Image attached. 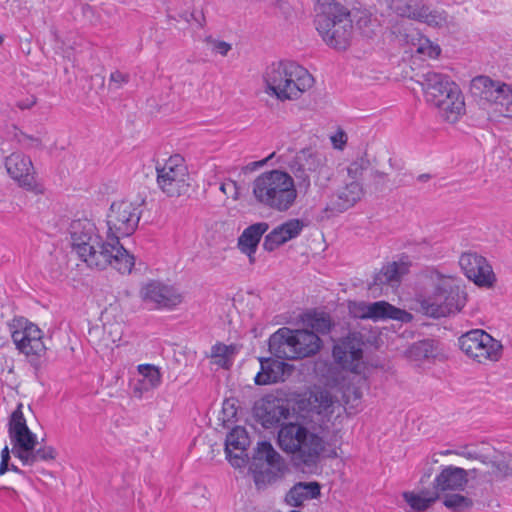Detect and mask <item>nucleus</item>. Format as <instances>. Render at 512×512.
<instances>
[{
  "mask_svg": "<svg viewBox=\"0 0 512 512\" xmlns=\"http://www.w3.org/2000/svg\"><path fill=\"white\" fill-rule=\"evenodd\" d=\"M399 185H405V182L401 179Z\"/></svg>",
  "mask_w": 512,
  "mask_h": 512,
  "instance_id": "nucleus-59",
  "label": "nucleus"
},
{
  "mask_svg": "<svg viewBox=\"0 0 512 512\" xmlns=\"http://www.w3.org/2000/svg\"><path fill=\"white\" fill-rule=\"evenodd\" d=\"M220 190L227 197H230L233 200H237L240 198L242 192L245 190V186L237 183L234 180L227 179L226 181L221 183Z\"/></svg>",
  "mask_w": 512,
  "mask_h": 512,
  "instance_id": "nucleus-43",
  "label": "nucleus"
},
{
  "mask_svg": "<svg viewBox=\"0 0 512 512\" xmlns=\"http://www.w3.org/2000/svg\"><path fill=\"white\" fill-rule=\"evenodd\" d=\"M6 136L15 140L24 149H43L42 135L38 132L36 135H30L20 130L15 125L7 126Z\"/></svg>",
  "mask_w": 512,
  "mask_h": 512,
  "instance_id": "nucleus-31",
  "label": "nucleus"
},
{
  "mask_svg": "<svg viewBox=\"0 0 512 512\" xmlns=\"http://www.w3.org/2000/svg\"><path fill=\"white\" fill-rule=\"evenodd\" d=\"M56 457V451L51 446L40 447L39 449L32 448L27 450L18 457L24 465H32L38 461L53 460Z\"/></svg>",
  "mask_w": 512,
  "mask_h": 512,
  "instance_id": "nucleus-36",
  "label": "nucleus"
},
{
  "mask_svg": "<svg viewBox=\"0 0 512 512\" xmlns=\"http://www.w3.org/2000/svg\"><path fill=\"white\" fill-rule=\"evenodd\" d=\"M313 332L325 334L330 331L331 328V320L329 315L321 313L316 314L314 317L310 319L309 323Z\"/></svg>",
  "mask_w": 512,
  "mask_h": 512,
  "instance_id": "nucleus-42",
  "label": "nucleus"
},
{
  "mask_svg": "<svg viewBox=\"0 0 512 512\" xmlns=\"http://www.w3.org/2000/svg\"><path fill=\"white\" fill-rule=\"evenodd\" d=\"M70 235L73 250L88 267L104 270L111 266L121 274L131 273L135 264L134 256L108 238L103 242L90 220H74L70 225Z\"/></svg>",
  "mask_w": 512,
  "mask_h": 512,
  "instance_id": "nucleus-2",
  "label": "nucleus"
},
{
  "mask_svg": "<svg viewBox=\"0 0 512 512\" xmlns=\"http://www.w3.org/2000/svg\"><path fill=\"white\" fill-rule=\"evenodd\" d=\"M460 349L479 363L497 361L502 352L501 343L484 330L475 329L459 338Z\"/></svg>",
  "mask_w": 512,
  "mask_h": 512,
  "instance_id": "nucleus-10",
  "label": "nucleus"
},
{
  "mask_svg": "<svg viewBox=\"0 0 512 512\" xmlns=\"http://www.w3.org/2000/svg\"><path fill=\"white\" fill-rule=\"evenodd\" d=\"M156 171L157 184L168 197H180L188 193L190 177L180 155L171 156L163 166H157Z\"/></svg>",
  "mask_w": 512,
  "mask_h": 512,
  "instance_id": "nucleus-9",
  "label": "nucleus"
},
{
  "mask_svg": "<svg viewBox=\"0 0 512 512\" xmlns=\"http://www.w3.org/2000/svg\"><path fill=\"white\" fill-rule=\"evenodd\" d=\"M444 505L453 511H463L472 506V501L460 494H451L445 497Z\"/></svg>",
  "mask_w": 512,
  "mask_h": 512,
  "instance_id": "nucleus-40",
  "label": "nucleus"
},
{
  "mask_svg": "<svg viewBox=\"0 0 512 512\" xmlns=\"http://www.w3.org/2000/svg\"><path fill=\"white\" fill-rule=\"evenodd\" d=\"M235 352L236 346L218 342L211 347L210 357L214 360L215 364L227 368L230 358Z\"/></svg>",
  "mask_w": 512,
  "mask_h": 512,
  "instance_id": "nucleus-38",
  "label": "nucleus"
},
{
  "mask_svg": "<svg viewBox=\"0 0 512 512\" xmlns=\"http://www.w3.org/2000/svg\"><path fill=\"white\" fill-rule=\"evenodd\" d=\"M12 339L17 349L27 356H42L46 346L42 340L41 330L33 323L18 321V328L12 331Z\"/></svg>",
  "mask_w": 512,
  "mask_h": 512,
  "instance_id": "nucleus-16",
  "label": "nucleus"
},
{
  "mask_svg": "<svg viewBox=\"0 0 512 512\" xmlns=\"http://www.w3.org/2000/svg\"><path fill=\"white\" fill-rule=\"evenodd\" d=\"M369 165V160L363 157L353 161L347 168V173L351 181H358L363 175V172L369 168Z\"/></svg>",
  "mask_w": 512,
  "mask_h": 512,
  "instance_id": "nucleus-41",
  "label": "nucleus"
},
{
  "mask_svg": "<svg viewBox=\"0 0 512 512\" xmlns=\"http://www.w3.org/2000/svg\"><path fill=\"white\" fill-rule=\"evenodd\" d=\"M506 85L505 83L494 81L488 76H477L471 81L470 92L474 97L485 100L495 107L500 96L506 90Z\"/></svg>",
  "mask_w": 512,
  "mask_h": 512,
  "instance_id": "nucleus-24",
  "label": "nucleus"
},
{
  "mask_svg": "<svg viewBox=\"0 0 512 512\" xmlns=\"http://www.w3.org/2000/svg\"><path fill=\"white\" fill-rule=\"evenodd\" d=\"M280 448L293 459L310 466L316 464L325 451L326 443L317 433L299 423L283 424L278 432Z\"/></svg>",
  "mask_w": 512,
  "mask_h": 512,
  "instance_id": "nucleus-7",
  "label": "nucleus"
},
{
  "mask_svg": "<svg viewBox=\"0 0 512 512\" xmlns=\"http://www.w3.org/2000/svg\"><path fill=\"white\" fill-rule=\"evenodd\" d=\"M10 451L8 446H5L1 451L0 463V476L4 475L9 470Z\"/></svg>",
  "mask_w": 512,
  "mask_h": 512,
  "instance_id": "nucleus-48",
  "label": "nucleus"
},
{
  "mask_svg": "<svg viewBox=\"0 0 512 512\" xmlns=\"http://www.w3.org/2000/svg\"><path fill=\"white\" fill-rule=\"evenodd\" d=\"M253 459L256 467H258L257 462L260 461H265L268 466L278 470H280L282 465L280 454L273 448L272 444L267 441H262L257 444Z\"/></svg>",
  "mask_w": 512,
  "mask_h": 512,
  "instance_id": "nucleus-32",
  "label": "nucleus"
},
{
  "mask_svg": "<svg viewBox=\"0 0 512 512\" xmlns=\"http://www.w3.org/2000/svg\"><path fill=\"white\" fill-rule=\"evenodd\" d=\"M362 356V345L355 339L348 338L333 348L335 361L344 369L354 373H360Z\"/></svg>",
  "mask_w": 512,
  "mask_h": 512,
  "instance_id": "nucleus-21",
  "label": "nucleus"
},
{
  "mask_svg": "<svg viewBox=\"0 0 512 512\" xmlns=\"http://www.w3.org/2000/svg\"><path fill=\"white\" fill-rule=\"evenodd\" d=\"M320 485L317 482H299L286 494V502L294 507L301 506L304 501L320 496Z\"/></svg>",
  "mask_w": 512,
  "mask_h": 512,
  "instance_id": "nucleus-30",
  "label": "nucleus"
},
{
  "mask_svg": "<svg viewBox=\"0 0 512 512\" xmlns=\"http://www.w3.org/2000/svg\"><path fill=\"white\" fill-rule=\"evenodd\" d=\"M491 465H492V472L496 476L508 474L509 467L504 461H499V462L493 461L491 463Z\"/></svg>",
  "mask_w": 512,
  "mask_h": 512,
  "instance_id": "nucleus-49",
  "label": "nucleus"
},
{
  "mask_svg": "<svg viewBox=\"0 0 512 512\" xmlns=\"http://www.w3.org/2000/svg\"><path fill=\"white\" fill-rule=\"evenodd\" d=\"M10 470L16 472V473H22V471L17 467L15 466L14 464L11 465V467H9Z\"/></svg>",
  "mask_w": 512,
  "mask_h": 512,
  "instance_id": "nucleus-56",
  "label": "nucleus"
},
{
  "mask_svg": "<svg viewBox=\"0 0 512 512\" xmlns=\"http://www.w3.org/2000/svg\"><path fill=\"white\" fill-rule=\"evenodd\" d=\"M294 337L298 359L310 357L316 354L321 348L322 341L313 331L296 329L294 330Z\"/></svg>",
  "mask_w": 512,
  "mask_h": 512,
  "instance_id": "nucleus-28",
  "label": "nucleus"
},
{
  "mask_svg": "<svg viewBox=\"0 0 512 512\" xmlns=\"http://www.w3.org/2000/svg\"><path fill=\"white\" fill-rule=\"evenodd\" d=\"M315 25L323 41L330 47L345 50L353 35L350 11L335 0H316Z\"/></svg>",
  "mask_w": 512,
  "mask_h": 512,
  "instance_id": "nucleus-3",
  "label": "nucleus"
},
{
  "mask_svg": "<svg viewBox=\"0 0 512 512\" xmlns=\"http://www.w3.org/2000/svg\"><path fill=\"white\" fill-rule=\"evenodd\" d=\"M138 372L143 377L139 381L142 390L148 391L160 385L161 373L158 367L151 364H141L138 366Z\"/></svg>",
  "mask_w": 512,
  "mask_h": 512,
  "instance_id": "nucleus-35",
  "label": "nucleus"
},
{
  "mask_svg": "<svg viewBox=\"0 0 512 512\" xmlns=\"http://www.w3.org/2000/svg\"><path fill=\"white\" fill-rule=\"evenodd\" d=\"M207 42L211 45V49L219 53L222 56H226L228 52L231 50V45L225 41L213 40L211 38L207 39Z\"/></svg>",
  "mask_w": 512,
  "mask_h": 512,
  "instance_id": "nucleus-47",
  "label": "nucleus"
},
{
  "mask_svg": "<svg viewBox=\"0 0 512 512\" xmlns=\"http://www.w3.org/2000/svg\"><path fill=\"white\" fill-rule=\"evenodd\" d=\"M409 272V264L403 261L391 262L383 266L382 269L375 274L373 286L389 285L397 286L401 278Z\"/></svg>",
  "mask_w": 512,
  "mask_h": 512,
  "instance_id": "nucleus-27",
  "label": "nucleus"
},
{
  "mask_svg": "<svg viewBox=\"0 0 512 512\" xmlns=\"http://www.w3.org/2000/svg\"><path fill=\"white\" fill-rule=\"evenodd\" d=\"M385 176H386V174L381 171H375V173H374L375 178H384Z\"/></svg>",
  "mask_w": 512,
  "mask_h": 512,
  "instance_id": "nucleus-55",
  "label": "nucleus"
},
{
  "mask_svg": "<svg viewBox=\"0 0 512 512\" xmlns=\"http://www.w3.org/2000/svg\"><path fill=\"white\" fill-rule=\"evenodd\" d=\"M141 217L140 205L127 201H114L107 213V238L115 245L120 244V238L132 235L138 227Z\"/></svg>",
  "mask_w": 512,
  "mask_h": 512,
  "instance_id": "nucleus-8",
  "label": "nucleus"
},
{
  "mask_svg": "<svg viewBox=\"0 0 512 512\" xmlns=\"http://www.w3.org/2000/svg\"><path fill=\"white\" fill-rule=\"evenodd\" d=\"M23 404H18L9 420L8 433L12 443V453L19 457L21 453L31 450L37 444V437L28 428L22 412Z\"/></svg>",
  "mask_w": 512,
  "mask_h": 512,
  "instance_id": "nucleus-14",
  "label": "nucleus"
},
{
  "mask_svg": "<svg viewBox=\"0 0 512 512\" xmlns=\"http://www.w3.org/2000/svg\"><path fill=\"white\" fill-rule=\"evenodd\" d=\"M467 483V472L463 468L455 466L445 467L434 480V488L437 491L462 489Z\"/></svg>",
  "mask_w": 512,
  "mask_h": 512,
  "instance_id": "nucleus-26",
  "label": "nucleus"
},
{
  "mask_svg": "<svg viewBox=\"0 0 512 512\" xmlns=\"http://www.w3.org/2000/svg\"><path fill=\"white\" fill-rule=\"evenodd\" d=\"M418 52L428 55L430 58H435L440 54L441 49L438 45H433L428 39H426L425 42L419 46Z\"/></svg>",
  "mask_w": 512,
  "mask_h": 512,
  "instance_id": "nucleus-46",
  "label": "nucleus"
},
{
  "mask_svg": "<svg viewBox=\"0 0 512 512\" xmlns=\"http://www.w3.org/2000/svg\"><path fill=\"white\" fill-rule=\"evenodd\" d=\"M364 190L358 181H350L329 197L324 209L328 216L343 213L353 207L363 196Z\"/></svg>",
  "mask_w": 512,
  "mask_h": 512,
  "instance_id": "nucleus-18",
  "label": "nucleus"
},
{
  "mask_svg": "<svg viewBox=\"0 0 512 512\" xmlns=\"http://www.w3.org/2000/svg\"><path fill=\"white\" fill-rule=\"evenodd\" d=\"M273 156V154H271L269 157H267L266 159L264 160H261V161H256V162H251L249 163L248 165H246L245 167H243V171L244 172H247V171H254L255 169L259 168V167H262L263 165H265L268 160Z\"/></svg>",
  "mask_w": 512,
  "mask_h": 512,
  "instance_id": "nucleus-52",
  "label": "nucleus"
},
{
  "mask_svg": "<svg viewBox=\"0 0 512 512\" xmlns=\"http://www.w3.org/2000/svg\"><path fill=\"white\" fill-rule=\"evenodd\" d=\"M421 78L426 101L439 110L445 121H458L465 112L464 97L458 85L449 76L434 71L422 74Z\"/></svg>",
  "mask_w": 512,
  "mask_h": 512,
  "instance_id": "nucleus-5",
  "label": "nucleus"
},
{
  "mask_svg": "<svg viewBox=\"0 0 512 512\" xmlns=\"http://www.w3.org/2000/svg\"><path fill=\"white\" fill-rule=\"evenodd\" d=\"M254 411L262 426L267 429L277 426L290 415L288 404L272 396L263 398L256 404Z\"/></svg>",
  "mask_w": 512,
  "mask_h": 512,
  "instance_id": "nucleus-19",
  "label": "nucleus"
},
{
  "mask_svg": "<svg viewBox=\"0 0 512 512\" xmlns=\"http://www.w3.org/2000/svg\"><path fill=\"white\" fill-rule=\"evenodd\" d=\"M438 492L423 491L420 494L414 492H404L403 498L409 504V506L418 511H423L429 508L437 499Z\"/></svg>",
  "mask_w": 512,
  "mask_h": 512,
  "instance_id": "nucleus-34",
  "label": "nucleus"
},
{
  "mask_svg": "<svg viewBox=\"0 0 512 512\" xmlns=\"http://www.w3.org/2000/svg\"><path fill=\"white\" fill-rule=\"evenodd\" d=\"M51 35H52V37H53V39H54L55 41H58V39H59V34H58V32H57V30H56V29H51Z\"/></svg>",
  "mask_w": 512,
  "mask_h": 512,
  "instance_id": "nucleus-54",
  "label": "nucleus"
},
{
  "mask_svg": "<svg viewBox=\"0 0 512 512\" xmlns=\"http://www.w3.org/2000/svg\"><path fill=\"white\" fill-rule=\"evenodd\" d=\"M130 80V75L128 73H123L119 70H116L110 74L109 78V88L111 89H120L123 85L127 84Z\"/></svg>",
  "mask_w": 512,
  "mask_h": 512,
  "instance_id": "nucleus-44",
  "label": "nucleus"
},
{
  "mask_svg": "<svg viewBox=\"0 0 512 512\" xmlns=\"http://www.w3.org/2000/svg\"><path fill=\"white\" fill-rule=\"evenodd\" d=\"M268 347L269 352L277 359L298 360L293 329L279 328L269 337Z\"/></svg>",
  "mask_w": 512,
  "mask_h": 512,
  "instance_id": "nucleus-20",
  "label": "nucleus"
},
{
  "mask_svg": "<svg viewBox=\"0 0 512 512\" xmlns=\"http://www.w3.org/2000/svg\"><path fill=\"white\" fill-rule=\"evenodd\" d=\"M304 227L305 223L303 220L289 219L288 221L274 228L265 236L263 248L269 252L274 251L280 245L298 237Z\"/></svg>",
  "mask_w": 512,
  "mask_h": 512,
  "instance_id": "nucleus-22",
  "label": "nucleus"
},
{
  "mask_svg": "<svg viewBox=\"0 0 512 512\" xmlns=\"http://www.w3.org/2000/svg\"><path fill=\"white\" fill-rule=\"evenodd\" d=\"M269 225L259 222L246 228L238 239V247L242 253L249 257V262H255L254 254L262 235L268 230Z\"/></svg>",
  "mask_w": 512,
  "mask_h": 512,
  "instance_id": "nucleus-25",
  "label": "nucleus"
},
{
  "mask_svg": "<svg viewBox=\"0 0 512 512\" xmlns=\"http://www.w3.org/2000/svg\"><path fill=\"white\" fill-rule=\"evenodd\" d=\"M431 178L429 174H421L417 177V180L420 182H426Z\"/></svg>",
  "mask_w": 512,
  "mask_h": 512,
  "instance_id": "nucleus-53",
  "label": "nucleus"
},
{
  "mask_svg": "<svg viewBox=\"0 0 512 512\" xmlns=\"http://www.w3.org/2000/svg\"><path fill=\"white\" fill-rule=\"evenodd\" d=\"M237 414L233 400H225L222 407V419L224 422L232 421Z\"/></svg>",
  "mask_w": 512,
  "mask_h": 512,
  "instance_id": "nucleus-45",
  "label": "nucleus"
},
{
  "mask_svg": "<svg viewBox=\"0 0 512 512\" xmlns=\"http://www.w3.org/2000/svg\"><path fill=\"white\" fill-rule=\"evenodd\" d=\"M390 7L401 17L423 22L431 27H441L447 22L445 11L431 9L422 0H391Z\"/></svg>",
  "mask_w": 512,
  "mask_h": 512,
  "instance_id": "nucleus-11",
  "label": "nucleus"
},
{
  "mask_svg": "<svg viewBox=\"0 0 512 512\" xmlns=\"http://www.w3.org/2000/svg\"><path fill=\"white\" fill-rule=\"evenodd\" d=\"M333 14H334V16H331V17H330V18H331V20H332V22H338V20L340 19V17H338L337 13H334V12H333Z\"/></svg>",
  "mask_w": 512,
  "mask_h": 512,
  "instance_id": "nucleus-57",
  "label": "nucleus"
},
{
  "mask_svg": "<svg viewBox=\"0 0 512 512\" xmlns=\"http://www.w3.org/2000/svg\"><path fill=\"white\" fill-rule=\"evenodd\" d=\"M459 265L468 279L481 287H491L495 282V274L487 260L477 253H463Z\"/></svg>",
  "mask_w": 512,
  "mask_h": 512,
  "instance_id": "nucleus-15",
  "label": "nucleus"
},
{
  "mask_svg": "<svg viewBox=\"0 0 512 512\" xmlns=\"http://www.w3.org/2000/svg\"><path fill=\"white\" fill-rule=\"evenodd\" d=\"M504 93L500 96L494 110L504 117L512 118V89L506 85Z\"/></svg>",
  "mask_w": 512,
  "mask_h": 512,
  "instance_id": "nucleus-39",
  "label": "nucleus"
},
{
  "mask_svg": "<svg viewBox=\"0 0 512 512\" xmlns=\"http://www.w3.org/2000/svg\"><path fill=\"white\" fill-rule=\"evenodd\" d=\"M249 445V437L243 427L233 428L225 440L226 457L233 467H243L245 465V451Z\"/></svg>",
  "mask_w": 512,
  "mask_h": 512,
  "instance_id": "nucleus-23",
  "label": "nucleus"
},
{
  "mask_svg": "<svg viewBox=\"0 0 512 512\" xmlns=\"http://www.w3.org/2000/svg\"><path fill=\"white\" fill-rule=\"evenodd\" d=\"M4 37L0 35V45L3 43Z\"/></svg>",
  "mask_w": 512,
  "mask_h": 512,
  "instance_id": "nucleus-58",
  "label": "nucleus"
},
{
  "mask_svg": "<svg viewBox=\"0 0 512 512\" xmlns=\"http://www.w3.org/2000/svg\"><path fill=\"white\" fill-rule=\"evenodd\" d=\"M309 403L313 411L319 415L327 417L333 413L335 400L330 392L320 390L310 396Z\"/></svg>",
  "mask_w": 512,
  "mask_h": 512,
  "instance_id": "nucleus-33",
  "label": "nucleus"
},
{
  "mask_svg": "<svg viewBox=\"0 0 512 512\" xmlns=\"http://www.w3.org/2000/svg\"><path fill=\"white\" fill-rule=\"evenodd\" d=\"M349 311L355 318L360 319H392L402 323H409L413 316L411 313L397 308L385 301H377L374 303L351 302Z\"/></svg>",
  "mask_w": 512,
  "mask_h": 512,
  "instance_id": "nucleus-12",
  "label": "nucleus"
},
{
  "mask_svg": "<svg viewBox=\"0 0 512 512\" xmlns=\"http://www.w3.org/2000/svg\"><path fill=\"white\" fill-rule=\"evenodd\" d=\"M141 298L156 308H172L181 303V295L172 286L159 281H150L140 290Z\"/></svg>",
  "mask_w": 512,
  "mask_h": 512,
  "instance_id": "nucleus-17",
  "label": "nucleus"
},
{
  "mask_svg": "<svg viewBox=\"0 0 512 512\" xmlns=\"http://www.w3.org/2000/svg\"><path fill=\"white\" fill-rule=\"evenodd\" d=\"M36 97L31 95L25 99L19 100L17 102V107L21 110L30 109L36 104Z\"/></svg>",
  "mask_w": 512,
  "mask_h": 512,
  "instance_id": "nucleus-50",
  "label": "nucleus"
},
{
  "mask_svg": "<svg viewBox=\"0 0 512 512\" xmlns=\"http://www.w3.org/2000/svg\"><path fill=\"white\" fill-rule=\"evenodd\" d=\"M429 278L432 282L431 291L416 299L421 313L432 318H441L455 314L464 307L465 295L451 277L431 271Z\"/></svg>",
  "mask_w": 512,
  "mask_h": 512,
  "instance_id": "nucleus-6",
  "label": "nucleus"
},
{
  "mask_svg": "<svg viewBox=\"0 0 512 512\" xmlns=\"http://www.w3.org/2000/svg\"><path fill=\"white\" fill-rule=\"evenodd\" d=\"M266 92L280 101L298 99L314 84L307 69L292 61L270 64L264 75Z\"/></svg>",
  "mask_w": 512,
  "mask_h": 512,
  "instance_id": "nucleus-4",
  "label": "nucleus"
},
{
  "mask_svg": "<svg viewBox=\"0 0 512 512\" xmlns=\"http://www.w3.org/2000/svg\"><path fill=\"white\" fill-rule=\"evenodd\" d=\"M437 354V342L431 339L418 341L414 343L410 348V355L416 360L435 358Z\"/></svg>",
  "mask_w": 512,
  "mask_h": 512,
  "instance_id": "nucleus-37",
  "label": "nucleus"
},
{
  "mask_svg": "<svg viewBox=\"0 0 512 512\" xmlns=\"http://www.w3.org/2000/svg\"><path fill=\"white\" fill-rule=\"evenodd\" d=\"M288 168L290 172L273 169L254 179L252 193L257 203L286 212L294 206L298 192L307 195L312 183L324 190L334 176L326 155L313 148L299 150L289 161Z\"/></svg>",
  "mask_w": 512,
  "mask_h": 512,
  "instance_id": "nucleus-1",
  "label": "nucleus"
},
{
  "mask_svg": "<svg viewBox=\"0 0 512 512\" xmlns=\"http://www.w3.org/2000/svg\"><path fill=\"white\" fill-rule=\"evenodd\" d=\"M5 168L20 187L35 194L43 193V186L35 178L34 166L29 156L21 152L11 153L5 159Z\"/></svg>",
  "mask_w": 512,
  "mask_h": 512,
  "instance_id": "nucleus-13",
  "label": "nucleus"
},
{
  "mask_svg": "<svg viewBox=\"0 0 512 512\" xmlns=\"http://www.w3.org/2000/svg\"><path fill=\"white\" fill-rule=\"evenodd\" d=\"M261 369L255 376V384L268 385L277 383L284 373V362L278 359L260 358Z\"/></svg>",
  "mask_w": 512,
  "mask_h": 512,
  "instance_id": "nucleus-29",
  "label": "nucleus"
},
{
  "mask_svg": "<svg viewBox=\"0 0 512 512\" xmlns=\"http://www.w3.org/2000/svg\"><path fill=\"white\" fill-rule=\"evenodd\" d=\"M331 139H332V142H333L335 148L342 149L343 145L347 141V136L344 132L341 131L338 134H336L335 136H333Z\"/></svg>",
  "mask_w": 512,
  "mask_h": 512,
  "instance_id": "nucleus-51",
  "label": "nucleus"
}]
</instances>
